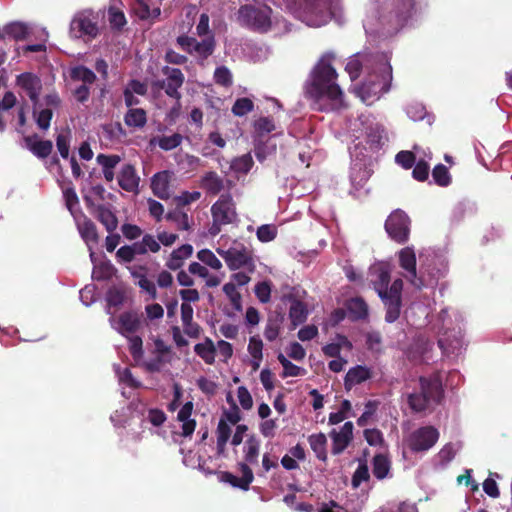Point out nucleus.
I'll use <instances>...</instances> for the list:
<instances>
[{"mask_svg": "<svg viewBox=\"0 0 512 512\" xmlns=\"http://www.w3.org/2000/svg\"><path fill=\"white\" fill-rule=\"evenodd\" d=\"M253 164L252 156L247 153L233 159L231 162V169L236 173L247 174L251 170Z\"/></svg>", "mask_w": 512, "mask_h": 512, "instance_id": "obj_39", "label": "nucleus"}, {"mask_svg": "<svg viewBox=\"0 0 512 512\" xmlns=\"http://www.w3.org/2000/svg\"><path fill=\"white\" fill-rule=\"evenodd\" d=\"M345 70L349 74L350 79L354 81L360 76L362 70V63L357 58L351 59L346 64Z\"/></svg>", "mask_w": 512, "mask_h": 512, "instance_id": "obj_63", "label": "nucleus"}, {"mask_svg": "<svg viewBox=\"0 0 512 512\" xmlns=\"http://www.w3.org/2000/svg\"><path fill=\"white\" fill-rule=\"evenodd\" d=\"M96 161L102 166V169H114L120 163L121 157L116 154H98Z\"/></svg>", "mask_w": 512, "mask_h": 512, "instance_id": "obj_53", "label": "nucleus"}, {"mask_svg": "<svg viewBox=\"0 0 512 512\" xmlns=\"http://www.w3.org/2000/svg\"><path fill=\"white\" fill-rule=\"evenodd\" d=\"M217 252L225 260L230 270L246 267L252 272L255 269L253 258L246 248L240 250L236 248L228 250L217 249Z\"/></svg>", "mask_w": 512, "mask_h": 512, "instance_id": "obj_9", "label": "nucleus"}, {"mask_svg": "<svg viewBox=\"0 0 512 512\" xmlns=\"http://www.w3.org/2000/svg\"><path fill=\"white\" fill-rule=\"evenodd\" d=\"M432 177L434 182L441 187L449 186L452 181L448 168L443 164H437L433 168Z\"/></svg>", "mask_w": 512, "mask_h": 512, "instance_id": "obj_38", "label": "nucleus"}, {"mask_svg": "<svg viewBox=\"0 0 512 512\" xmlns=\"http://www.w3.org/2000/svg\"><path fill=\"white\" fill-rule=\"evenodd\" d=\"M70 77L72 80L82 81L86 85L93 84L97 79L96 74L84 65L73 67L70 71Z\"/></svg>", "mask_w": 512, "mask_h": 512, "instance_id": "obj_32", "label": "nucleus"}, {"mask_svg": "<svg viewBox=\"0 0 512 512\" xmlns=\"http://www.w3.org/2000/svg\"><path fill=\"white\" fill-rule=\"evenodd\" d=\"M63 197L65 205L73 217L74 215H79V212H82L81 210H75V207L79 204V199L74 188H66L63 191Z\"/></svg>", "mask_w": 512, "mask_h": 512, "instance_id": "obj_44", "label": "nucleus"}, {"mask_svg": "<svg viewBox=\"0 0 512 512\" xmlns=\"http://www.w3.org/2000/svg\"><path fill=\"white\" fill-rule=\"evenodd\" d=\"M202 187L212 195H217L224 187L223 179L214 171L207 172L202 178Z\"/></svg>", "mask_w": 512, "mask_h": 512, "instance_id": "obj_29", "label": "nucleus"}, {"mask_svg": "<svg viewBox=\"0 0 512 512\" xmlns=\"http://www.w3.org/2000/svg\"><path fill=\"white\" fill-rule=\"evenodd\" d=\"M169 172L162 171L156 173L151 179V189L153 194L160 199H168L170 197L169 192Z\"/></svg>", "mask_w": 512, "mask_h": 512, "instance_id": "obj_22", "label": "nucleus"}, {"mask_svg": "<svg viewBox=\"0 0 512 512\" xmlns=\"http://www.w3.org/2000/svg\"><path fill=\"white\" fill-rule=\"evenodd\" d=\"M260 451V441L255 435L248 437L244 447L245 463L256 464Z\"/></svg>", "mask_w": 512, "mask_h": 512, "instance_id": "obj_31", "label": "nucleus"}, {"mask_svg": "<svg viewBox=\"0 0 512 512\" xmlns=\"http://www.w3.org/2000/svg\"><path fill=\"white\" fill-rule=\"evenodd\" d=\"M369 274L373 289L384 304L386 310L385 321L388 323L395 322L400 317L402 308V279H395L389 286L391 281L390 271L388 266L383 264L372 267Z\"/></svg>", "mask_w": 512, "mask_h": 512, "instance_id": "obj_2", "label": "nucleus"}, {"mask_svg": "<svg viewBox=\"0 0 512 512\" xmlns=\"http://www.w3.org/2000/svg\"><path fill=\"white\" fill-rule=\"evenodd\" d=\"M283 316L277 315L274 318H269L264 330V336L268 341H274L280 332Z\"/></svg>", "mask_w": 512, "mask_h": 512, "instance_id": "obj_40", "label": "nucleus"}, {"mask_svg": "<svg viewBox=\"0 0 512 512\" xmlns=\"http://www.w3.org/2000/svg\"><path fill=\"white\" fill-rule=\"evenodd\" d=\"M95 217L109 233L114 232L118 227V219L116 215L103 204L96 206Z\"/></svg>", "mask_w": 512, "mask_h": 512, "instance_id": "obj_23", "label": "nucleus"}, {"mask_svg": "<svg viewBox=\"0 0 512 512\" xmlns=\"http://www.w3.org/2000/svg\"><path fill=\"white\" fill-rule=\"evenodd\" d=\"M74 220L82 239L87 244H97L99 242L97 227L91 219L83 212H79V215H74Z\"/></svg>", "mask_w": 512, "mask_h": 512, "instance_id": "obj_15", "label": "nucleus"}, {"mask_svg": "<svg viewBox=\"0 0 512 512\" xmlns=\"http://www.w3.org/2000/svg\"><path fill=\"white\" fill-rule=\"evenodd\" d=\"M256 235L260 242H270L276 238L277 228L271 224H264L258 227Z\"/></svg>", "mask_w": 512, "mask_h": 512, "instance_id": "obj_48", "label": "nucleus"}, {"mask_svg": "<svg viewBox=\"0 0 512 512\" xmlns=\"http://www.w3.org/2000/svg\"><path fill=\"white\" fill-rule=\"evenodd\" d=\"M4 33L8 35L9 37L19 41L24 40L29 34V29L27 25L20 22H13L10 24H7L4 27Z\"/></svg>", "mask_w": 512, "mask_h": 512, "instance_id": "obj_36", "label": "nucleus"}, {"mask_svg": "<svg viewBox=\"0 0 512 512\" xmlns=\"http://www.w3.org/2000/svg\"><path fill=\"white\" fill-rule=\"evenodd\" d=\"M158 146L164 151H170L181 145L183 136L180 133H174L170 136H160L157 139Z\"/></svg>", "mask_w": 512, "mask_h": 512, "instance_id": "obj_37", "label": "nucleus"}, {"mask_svg": "<svg viewBox=\"0 0 512 512\" xmlns=\"http://www.w3.org/2000/svg\"><path fill=\"white\" fill-rule=\"evenodd\" d=\"M197 258L205 265L211 267L214 270H220L222 268L221 261L215 256V254L209 249H202L197 252Z\"/></svg>", "mask_w": 512, "mask_h": 512, "instance_id": "obj_43", "label": "nucleus"}, {"mask_svg": "<svg viewBox=\"0 0 512 512\" xmlns=\"http://www.w3.org/2000/svg\"><path fill=\"white\" fill-rule=\"evenodd\" d=\"M238 468L242 474L241 477H237L231 472L223 471L220 473L219 478L222 482L229 483L235 488L247 491L254 480L253 471L248 464L243 462L238 463Z\"/></svg>", "mask_w": 512, "mask_h": 512, "instance_id": "obj_13", "label": "nucleus"}, {"mask_svg": "<svg viewBox=\"0 0 512 512\" xmlns=\"http://www.w3.org/2000/svg\"><path fill=\"white\" fill-rule=\"evenodd\" d=\"M16 82L26 91L30 100L36 105L42 88L40 78L32 73L25 72L17 76Z\"/></svg>", "mask_w": 512, "mask_h": 512, "instance_id": "obj_14", "label": "nucleus"}, {"mask_svg": "<svg viewBox=\"0 0 512 512\" xmlns=\"http://www.w3.org/2000/svg\"><path fill=\"white\" fill-rule=\"evenodd\" d=\"M215 47V38L214 36H210L203 39L202 41H196L193 53H195L201 62H203L214 53Z\"/></svg>", "mask_w": 512, "mask_h": 512, "instance_id": "obj_30", "label": "nucleus"}, {"mask_svg": "<svg viewBox=\"0 0 512 512\" xmlns=\"http://www.w3.org/2000/svg\"><path fill=\"white\" fill-rule=\"evenodd\" d=\"M247 349L252 358H263V342L259 337L252 336Z\"/></svg>", "mask_w": 512, "mask_h": 512, "instance_id": "obj_59", "label": "nucleus"}, {"mask_svg": "<svg viewBox=\"0 0 512 512\" xmlns=\"http://www.w3.org/2000/svg\"><path fill=\"white\" fill-rule=\"evenodd\" d=\"M212 220L226 225L239 221L236 204L229 193L222 194L211 207Z\"/></svg>", "mask_w": 512, "mask_h": 512, "instance_id": "obj_7", "label": "nucleus"}, {"mask_svg": "<svg viewBox=\"0 0 512 512\" xmlns=\"http://www.w3.org/2000/svg\"><path fill=\"white\" fill-rule=\"evenodd\" d=\"M254 129L259 136H263L274 131L275 124L273 119L270 117H260L255 120Z\"/></svg>", "mask_w": 512, "mask_h": 512, "instance_id": "obj_46", "label": "nucleus"}, {"mask_svg": "<svg viewBox=\"0 0 512 512\" xmlns=\"http://www.w3.org/2000/svg\"><path fill=\"white\" fill-rule=\"evenodd\" d=\"M70 35L74 38H95L98 35V26L90 17L83 13L77 14L70 23Z\"/></svg>", "mask_w": 512, "mask_h": 512, "instance_id": "obj_11", "label": "nucleus"}, {"mask_svg": "<svg viewBox=\"0 0 512 512\" xmlns=\"http://www.w3.org/2000/svg\"><path fill=\"white\" fill-rule=\"evenodd\" d=\"M114 268L110 262L100 263L93 274L96 280H108L113 275Z\"/></svg>", "mask_w": 512, "mask_h": 512, "instance_id": "obj_55", "label": "nucleus"}, {"mask_svg": "<svg viewBox=\"0 0 512 512\" xmlns=\"http://www.w3.org/2000/svg\"><path fill=\"white\" fill-rule=\"evenodd\" d=\"M410 223L408 215L404 211L397 209L386 219L385 230L392 240L399 244H404L409 239Z\"/></svg>", "mask_w": 512, "mask_h": 512, "instance_id": "obj_6", "label": "nucleus"}, {"mask_svg": "<svg viewBox=\"0 0 512 512\" xmlns=\"http://www.w3.org/2000/svg\"><path fill=\"white\" fill-rule=\"evenodd\" d=\"M237 396L240 402V405L243 409L249 410L253 406V399L248 391V389L245 386H240L237 389Z\"/></svg>", "mask_w": 512, "mask_h": 512, "instance_id": "obj_61", "label": "nucleus"}, {"mask_svg": "<svg viewBox=\"0 0 512 512\" xmlns=\"http://www.w3.org/2000/svg\"><path fill=\"white\" fill-rule=\"evenodd\" d=\"M272 14L268 4H243L237 11V22L250 31L265 34L272 29Z\"/></svg>", "mask_w": 512, "mask_h": 512, "instance_id": "obj_3", "label": "nucleus"}, {"mask_svg": "<svg viewBox=\"0 0 512 512\" xmlns=\"http://www.w3.org/2000/svg\"><path fill=\"white\" fill-rule=\"evenodd\" d=\"M119 186L127 192H138L140 177L137 175L134 165L124 164L117 177Z\"/></svg>", "mask_w": 512, "mask_h": 512, "instance_id": "obj_17", "label": "nucleus"}, {"mask_svg": "<svg viewBox=\"0 0 512 512\" xmlns=\"http://www.w3.org/2000/svg\"><path fill=\"white\" fill-rule=\"evenodd\" d=\"M369 469L366 463L359 464L352 476L353 487H358L362 482L369 479Z\"/></svg>", "mask_w": 512, "mask_h": 512, "instance_id": "obj_58", "label": "nucleus"}, {"mask_svg": "<svg viewBox=\"0 0 512 512\" xmlns=\"http://www.w3.org/2000/svg\"><path fill=\"white\" fill-rule=\"evenodd\" d=\"M308 442L310 444L311 449L315 453L316 457L319 460L326 461L327 460V438L325 434L318 433L312 434L308 437Z\"/></svg>", "mask_w": 512, "mask_h": 512, "instance_id": "obj_28", "label": "nucleus"}, {"mask_svg": "<svg viewBox=\"0 0 512 512\" xmlns=\"http://www.w3.org/2000/svg\"><path fill=\"white\" fill-rule=\"evenodd\" d=\"M415 8V0H398L397 17L400 21H406Z\"/></svg>", "mask_w": 512, "mask_h": 512, "instance_id": "obj_47", "label": "nucleus"}, {"mask_svg": "<svg viewBox=\"0 0 512 512\" xmlns=\"http://www.w3.org/2000/svg\"><path fill=\"white\" fill-rule=\"evenodd\" d=\"M56 146L60 155L66 159L69 156L70 149V132L59 133L56 137Z\"/></svg>", "mask_w": 512, "mask_h": 512, "instance_id": "obj_50", "label": "nucleus"}, {"mask_svg": "<svg viewBox=\"0 0 512 512\" xmlns=\"http://www.w3.org/2000/svg\"><path fill=\"white\" fill-rule=\"evenodd\" d=\"M412 171L413 178L417 181L423 182L428 179L430 167L424 160L418 161L414 164Z\"/></svg>", "mask_w": 512, "mask_h": 512, "instance_id": "obj_56", "label": "nucleus"}, {"mask_svg": "<svg viewBox=\"0 0 512 512\" xmlns=\"http://www.w3.org/2000/svg\"><path fill=\"white\" fill-rule=\"evenodd\" d=\"M122 333H134L140 326V319L136 313L125 312L119 316Z\"/></svg>", "mask_w": 512, "mask_h": 512, "instance_id": "obj_34", "label": "nucleus"}, {"mask_svg": "<svg viewBox=\"0 0 512 512\" xmlns=\"http://www.w3.org/2000/svg\"><path fill=\"white\" fill-rule=\"evenodd\" d=\"M137 285L145 292H147L151 299L157 298V289L155 284L150 281L146 276H141L137 281Z\"/></svg>", "mask_w": 512, "mask_h": 512, "instance_id": "obj_64", "label": "nucleus"}, {"mask_svg": "<svg viewBox=\"0 0 512 512\" xmlns=\"http://www.w3.org/2000/svg\"><path fill=\"white\" fill-rule=\"evenodd\" d=\"M213 78L215 83L222 87L228 88L233 84L232 73L226 66L217 67L214 71Z\"/></svg>", "mask_w": 512, "mask_h": 512, "instance_id": "obj_41", "label": "nucleus"}, {"mask_svg": "<svg viewBox=\"0 0 512 512\" xmlns=\"http://www.w3.org/2000/svg\"><path fill=\"white\" fill-rule=\"evenodd\" d=\"M372 466L373 475L377 479L381 480L384 479L389 473L390 461L385 455L377 454L373 458Z\"/></svg>", "mask_w": 512, "mask_h": 512, "instance_id": "obj_33", "label": "nucleus"}, {"mask_svg": "<svg viewBox=\"0 0 512 512\" xmlns=\"http://www.w3.org/2000/svg\"><path fill=\"white\" fill-rule=\"evenodd\" d=\"M283 301H291L289 309V318L294 327H297L307 320L308 310L304 302L296 299L293 294H287L282 297Z\"/></svg>", "mask_w": 512, "mask_h": 512, "instance_id": "obj_18", "label": "nucleus"}, {"mask_svg": "<svg viewBox=\"0 0 512 512\" xmlns=\"http://www.w3.org/2000/svg\"><path fill=\"white\" fill-rule=\"evenodd\" d=\"M370 368L362 365H356L348 370L344 378V386L346 390H350L353 386L359 385L372 377Z\"/></svg>", "mask_w": 512, "mask_h": 512, "instance_id": "obj_19", "label": "nucleus"}, {"mask_svg": "<svg viewBox=\"0 0 512 512\" xmlns=\"http://www.w3.org/2000/svg\"><path fill=\"white\" fill-rule=\"evenodd\" d=\"M129 352L136 362L143 357V341L140 336L129 338Z\"/></svg>", "mask_w": 512, "mask_h": 512, "instance_id": "obj_51", "label": "nucleus"}, {"mask_svg": "<svg viewBox=\"0 0 512 512\" xmlns=\"http://www.w3.org/2000/svg\"><path fill=\"white\" fill-rule=\"evenodd\" d=\"M395 160L404 169H410L414 166L416 157L413 152L405 150L398 152L396 154Z\"/></svg>", "mask_w": 512, "mask_h": 512, "instance_id": "obj_54", "label": "nucleus"}, {"mask_svg": "<svg viewBox=\"0 0 512 512\" xmlns=\"http://www.w3.org/2000/svg\"><path fill=\"white\" fill-rule=\"evenodd\" d=\"M334 55L332 53L324 54L312 71V83L310 93L317 101L325 98L330 103L331 110H338L343 107V92L335 82L337 72L332 66Z\"/></svg>", "mask_w": 512, "mask_h": 512, "instance_id": "obj_1", "label": "nucleus"}, {"mask_svg": "<svg viewBox=\"0 0 512 512\" xmlns=\"http://www.w3.org/2000/svg\"><path fill=\"white\" fill-rule=\"evenodd\" d=\"M364 438L370 446H381L384 443L383 434L379 429H365Z\"/></svg>", "mask_w": 512, "mask_h": 512, "instance_id": "obj_57", "label": "nucleus"}, {"mask_svg": "<svg viewBox=\"0 0 512 512\" xmlns=\"http://www.w3.org/2000/svg\"><path fill=\"white\" fill-rule=\"evenodd\" d=\"M420 391L408 395L407 402L415 413L425 411L432 404H439L443 398L442 382L438 377H420Z\"/></svg>", "mask_w": 512, "mask_h": 512, "instance_id": "obj_4", "label": "nucleus"}, {"mask_svg": "<svg viewBox=\"0 0 512 512\" xmlns=\"http://www.w3.org/2000/svg\"><path fill=\"white\" fill-rule=\"evenodd\" d=\"M330 437L333 442L332 453L334 455L342 453L353 438V423L346 422L339 432L333 429L330 432Z\"/></svg>", "mask_w": 512, "mask_h": 512, "instance_id": "obj_16", "label": "nucleus"}, {"mask_svg": "<svg viewBox=\"0 0 512 512\" xmlns=\"http://www.w3.org/2000/svg\"><path fill=\"white\" fill-rule=\"evenodd\" d=\"M347 310L353 320H363L368 316V305L360 297L350 299L347 303Z\"/></svg>", "mask_w": 512, "mask_h": 512, "instance_id": "obj_26", "label": "nucleus"}, {"mask_svg": "<svg viewBox=\"0 0 512 512\" xmlns=\"http://www.w3.org/2000/svg\"><path fill=\"white\" fill-rule=\"evenodd\" d=\"M223 292L229 298L235 309H241V294L237 291L236 285L233 282L224 284Z\"/></svg>", "mask_w": 512, "mask_h": 512, "instance_id": "obj_49", "label": "nucleus"}, {"mask_svg": "<svg viewBox=\"0 0 512 512\" xmlns=\"http://www.w3.org/2000/svg\"><path fill=\"white\" fill-rule=\"evenodd\" d=\"M200 197H201V193L199 191H193V192L184 191L176 198L177 205L182 206V207L187 206V205L199 200Z\"/></svg>", "mask_w": 512, "mask_h": 512, "instance_id": "obj_62", "label": "nucleus"}, {"mask_svg": "<svg viewBox=\"0 0 512 512\" xmlns=\"http://www.w3.org/2000/svg\"><path fill=\"white\" fill-rule=\"evenodd\" d=\"M439 432L433 426H424L413 431L409 437L408 446L414 452L427 451L435 445Z\"/></svg>", "mask_w": 512, "mask_h": 512, "instance_id": "obj_8", "label": "nucleus"}, {"mask_svg": "<svg viewBox=\"0 0 512 512\" xmlns=\"http://www.w3.org/2000/svg\"><path fill=\"white\" fill-rule=\"evenodd\" d=\"M192 253L193 246L190 244H183L171 252L165 265L168 269L176 271L184 265V261L191 257Z\"/></svg>", "mask_w": 512, "mask_h": 512, "instance_id": "obj_20", "label": "nucleus"}, {"mask_svg": "<svg viewBox=\"0 0 512 512\" xmlns=\"http://www.w3.org/2000/svg\"><path fill=\"white\" fill-rule=\"evenodd\" d=\"M399 265L406 271L405 277L414 287L421 289L424 286L422 278L417 276L416 255L413 248L405 247L400 250Z\"/></svg>", "mask_w": 512, "mask_h": 512, "instance_id": "obj_10", "label": "nucleus"}, {"mask_svg": "<svg viewBox=\"0 0 512 512\" xmlns=\"http://www.w3.org/2000/svg\"><path fill=\"white\" fill-rule=\"evenodd\" d=\"M136 15L141 20H147V19H155L158 18L161 14V10L159 7L151 9L148 2L145 0H137L135 7H134Z\"/></svg>", "mask_w": 512, "mask_h": 512, "instance_id": "obj_35", "label": "nucleus"}, {"mask_svg": "<svg viewBox=\"0 0 512 512\" xmlns=\"http://www.w3.org/2000/svg\"><path fill=\"white\" fill-rule=\"evenodd\" d=\"M161 71L166 76V79H164L166 95L178 102L182 97L179 89L182 87L185 81L183 72L179 68H173L170 66L162 67Z\"/></svg>", "mask_w": 512, "mask_h": 512, "instance_id": "obj_12", "label": "nucleus"}, {"mask_svg": "<svg viewBox=\"0 0 512 512\" xmlns=\"http://www.w3.org/2000/svg\"><path fill=\"white\" fill-rule=\"evenodd\" d=\"M254 109V103L247 97L238 98L232 106V113L235 116H245L252 112Z\"/></svg>", "mask_w": 512, "mask_h": 512, "instance_id": "obj_42", "label": "nucleus"}, {"mask_svg": "<svg viewBox=\"0 0 512 512\" xmlns=\"http://www.w3.org/2000/svg\"><path fill=\"white\" fill-rule=\"evenodd\" d=\"M392 67L388 62H381L375 75H371L359 88L362 99L367 101L370 97H380L388 92L392 82Z\"/></svg>", "mask_w": 512, "mask_h": 512, "instance_id": "obj_5", "label": "nucleus"}, {"mask_svg": "<svg viewBox=\"0 0 512 512\" xmlns=\"http://www.w3.org/2000/svg\"><path fill=\"white\" fill-rule=\"evenodd\" d=\"M37 137L38 136L36 134L34 136H26L24 141L29 150L36 157L45 159L51 154L53 150V143L51 140H34Z\"/></svg>", "mask_w": 512, "mask_h": 512, "instance_id": "obj_21", "label": "nucleus"}, {"mask_svg": "<svg viewBox=\"0 0 512 512\" xmlns=\"http://www.w3.org/2000/svg\"><path fill=\"white\" fill-rule=\"evenodd\" d=\"M108 15L111 28L121 31L127 23L124 13L116 8H110Z\"/></svg>", "mask_w": 512, "mask_h": 512, "instance_id": "obj_45", "label": "nucleus"}, {"mask_svg": "<svg viewBox=\"0 0 512 512\" xmlns=\"http://www.w3.org/2000/svg\"><path fill=\"white\" fill-rule=\"evenodd\" d=\"M53 117V111L49 108L41 110L36 117V123L42 130H47Z\"/></svg>", "mask_w": 512, "mask_h": 512, "instance_id": "obj_60", "label": "nucleus"}, {"mask_svg": "<svg viewBox=\"0 0 512 512\" xmlns=\"http://www.w3.org/2000/svg\"><path fill=\"white\" fill-rule=\"evenodd\" d=\"M366 140L371 148H380L383 145V138L385 134L384 126L375 123L371 124L366 128Z\"/></svg>", "mask_w": 512, "mask_h": 512, "instance_id": "obj_27", "label": "nucleus"}, {"mask_svg": "<svg viewBox=\"0 0 512 512\" xmlns=\"http://www.w3.org/2000/svg\"><path fill=\"white\" fill-rule=\"evenodd\" d=\"M194 352L206 364L213 365L215 363L217 348L209 337H205L203 342L197 343L194 346Z\"/></svg>", "mask_w": 512, "mask_h": 512, "instance_id": "obj_24", "label": "nucleus"}, {"mask_svg": "<svg viewBox=\"0 0 512 512\" xmlns=\"http://www.w3.org/2000/svg\"><path fill=\"white\" fill-rule=\"evenodd\" d=\"M254 292L261 303H268L271 299V285L267 281L257 283Z\"/></svg>", "mask_w": 512, "mask_h": 512, "instance_id": "obj_52", "label": "nucleus"}, {"mask_svg": "<svg viewBox=\"0 0 512 512\" xmlns=\"http://www.w3.org/2000/svg\"><path fill=\"white\" fill-rule=\"evenodd\" d=\"M124 123L129 128L142 129L147 123V112L143 108H130L124 115Z\"/></svg>", "mask_w": 512, "mask_h": 512, "instance_id": "obj_25", "label": "nucleus"}]
</instances>
